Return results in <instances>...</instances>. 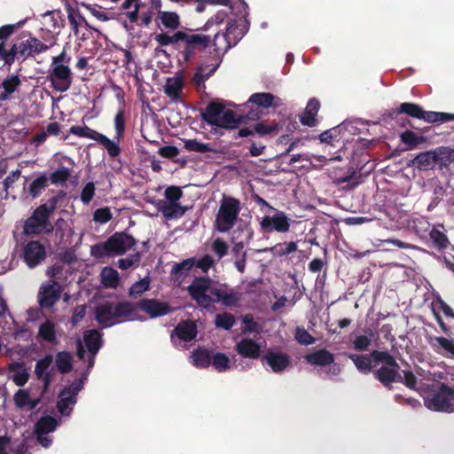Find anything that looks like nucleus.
Wrapping results in <instances>:
<instances>
[{"label": "nucleus", "mask_w": 454, "mask_h": 454, "mask_svg": "<svg viewBox=\"0 0 454 454\" xmlns=\"http://www.w3.org/2000/svg\"><path fill=\"white\" fill-rule=\"evenodd\" d=\"M219 37L220 34L216 33L211 40L209 35L194 34L192 29H188V31H176L172 35L167 33L157 34L155 41L162 47L173 44L178 51L179 60L182 59L183 62L189 63L198 53L204 51L211 42L215 50L218 51L217 41Z\"/></svg>", "instance_id": "f257e3e1"}, {"label": "nucleus", "mask_w": 454, "mask_h": 454, "mask_svg": "<svg viewBox=\"0 0 454 454\" xmlns=\"http://www.w3.org/2000/svg\"><path fill=\"white\" fill-rule=\"evenodd\" d=\"M67 193L60 190L46 203L38 206L25 221L24 233L27 235H41L52 232L54 227L50 221L51 215L57 208L59 200L64 199Z\"/></svg>", "instance_id": "f03ea898"}, {"label": "nucleus", "mask_w": 454, "mask_h": 454, "mask_svg": "<svg viewBox=\"0 0 454 454\" xmlns=\"http://www.w3.org/2000/svg\"><path fill=\"white\" fill-rule=\"evenodd\" d=\"M16 40L17 43H13L9 51L4 48V42H2V60L5 65L11 66L15 59L26 60L28 58H34L50 49L49 45L33 36L30 32H22Z\"/></svg>", "instance_id": "7ed1b4c3"}, {"label": "nucleus", "mask_w": 454, "mask_h": 454, "mask_svg": "<svg viewBox=\"0 0 454 454\" xmlns=\"http://www.w3.org/2000/svg\"><path fill=\"white\" fill-rule=\"evenodd\" d=\"M423 399L425 406L431 411L454 412V384H431L424 390Z\"/></svg>", "instance_id": "20e7f679"}, {"label": "nucleus", "mask_w": 454, "mask_h": 454, "mask_svg": "<svg viewBox=\"0 0 454 454\" xmlns=\"http://www.w3.org/2000/svg\"><path fill=\"white\" fill-rule=\"evenodd\" d=\"M372 356L377 367L373 371V378L388 390L393 389V383L401 380L400 365L396 359L387 351L374 349Z\"/></svg>", "instance_id": "39448f33"}, {"label": "nucleus", "mask_w": 454, "mask_h": 454, "mask_svg": "<svg viewBox=\"0 0 454 454\" xmlns=\"http://www.w3.org/2000/svg\"><path fill=\"white\" fill-rule=\"evenodd\" d=\"M127 317L135 318V305L130 301H106L95 308V320L104 327H111Z\"/></svg>", "instance_id": "423d86ee"}, {"label": "nucleus", "mask_w": 454, "mask_h": 454, "mask_svg": "<svg viewBox=\"0 0 454 454\" xmlns=\"http://www.w3.org/2000/svg\"><path fill=\"white\" fill-rule=\"evenodd\" d=\"M70 60L71 58L67 55L65 49L52 58L47 79L51 82V87L59 92L67 91L72 85L73 74L69 67Z\"/></svg>", "instance_id": "0eeeda50"}, {"label": "nucleus", "mask_w": 454, "mask_h": 454, "mask_svg": "<svg viewBox=\"0 0 454 454\" xmlns=\"http://www.w3.org/2000/svg\"><path fill=\"white\" fill-rule=\"evenodd\" d=\"M187 291L198 306L203 309H208L212 303L220 302L223 292L212 286V280L208 277L195 278Z\"/></svg>", "instance_id": "6e6552de"}, {"label": "nucleus", "mask_w": 454, "mask_h": 454, "mask_svg": "<svg viewBox=\"0 0 454 454\" xmlns=\"http://www.w3.org/2000/svg\"><path fill=\"white\" fill-rule=\"evenodd\" d=\"M240 210L239 200L223 195L215 215V229L222 233L230 231L236 224Z\"/></svg>", "instance_id": "1a4fd4ad"}, {"label": "nucleus", "mask_w": 454, "mask_h": 454, "mask_svg": "<svg viewBox=\"0 0 454 454\" xmlns=\"http://www.w3.org/2000/svg\"><path fill=\"white\" fill-rule=\"evenodd\" d=\"M83 388V380L79 379L71 385L65 387L59 393V399L57 403L58 411L64 416H68L76 403L77 395Z\"/></svg>", "instance_id": "9d476101"}, {"label": "nucleus", "mask_w": 454, "mask_h": 454, "mask_svg": "<svg viewBox=\"0 0 454 454\" xmlns=\"http://www.w3.org/2000/svg\"><path fill=\"white\" fill-rule=\"evenodd\" d=\"M452 151L446 147H440L437 150L427 151L419 153L412 160L411 165L419 169H428L438 161L450 160Z\"/></svg>", "instance_id": "9b49d317"}, {"label": "nucleus", "mask_w": 454, "mask_h": 454, "mask_svg": "<svg viewBox=\"0 0 454 454\" xmlns=\"http://www.w3.org/2000/svg\"><path fill=\"white\" fill-rule=\"evenodd\" d=\"M261 230L263 233L277 231L279 233L288 232L291 227V219L286 216L285 212L277 211L272 216L262 217L260 223Z\"/></svg>", "instance_id": "f8f14e48"}, {"label": "nucleus", "mask_w": 454, "mask_h": 454, "mask_svg": "<svg viewBox=\"0 0 454 454\" xmlns=\"http://www.w3.org/2000/svg\"><path fill=\"white\" fill-rule=\"evenodd\" d=\"M112 255H122L137 244V239L125 231L115 232L106 239Z\"/></svg>", "instance_id": "ddd939ff"}, {"label": "nucleus", "mask_w": 454, "mask_h": 454, "mask_svg": "<svg viewBox=\"0 0 454 454\" xmlns=\"http://www.w3.org/2000/svg\"><path fill=\"white\" fill-rule=\"evenodd\" d=\"M133 304L135 305V310L139 309L152 318L162 317L171 312V308L168 302L160 301L156 299H142Z\"/></svg>", "instance_id": "4468645a"}, {"label": "nucleus", "mask_w": 454, "mask_h": 454, "mask_svg": "<svg viewBox=\"0 0 454 454\" xmlns=\"http://www.w3.org/2000/svg\"><path fill=\"white\" fill-rule=\"evenodd\" d=\"M248 30V25L246 20H231L228 23L226 31L222 35L225 41V50L235 46L246 35Z\"/></svg>", "instance_id": "2eb2a0df"}, {"label": "nucleus", "mask_w": 454, "mask_h": 454, "mask_svg": "<svg viewBox=\"0 0 454 454\" xmlns=\"http://www.w3.org/2000/svg\"><path fill=\"white\" fill-rule=\"evenodd\" d=\"M46 257L45 247L39 241L27 242L23 248L24 262L29 268H35Z\"/></svg>", "instance_id": "dca6fc26"}, {"label": "nucleus", "mask_w": 454, "mask_h": 454, "mask_svg": "<svg viewBox=\"0 0 454 454\" xmlns=\"http://www.w3.org/2000/svg\"><path fill=\"white\" fill-rule=\"evenodd\" d=\"M62 292L61 286L57 281L43 284L38 293V301L42 308L52 307L59 299Z\"/></svg>", "instance_id": "f3484780"}, {"label": "nucleus", "mask_w": 454, "mask_h": 454, "mask_svg": "<svg viewBox=\"0 0 454 454\" xmlns=\"http://www.w3.org/2000/svg\"><path fill=\"white\" fill-rule=\"evenodd\" d=\"M259 118V114L254 111H251L247 115L240 114L236 116L232 110H223L217 121V124L215 126L223 129H235L239 124L244 123L247 120H256Z\"/></svg>", "instance_id": "a211bd4d"}, {"label": "nucleus", "mask_w": 454, "mask_h": 454, "mask_svg": "<svg viewBox=\"0 0 454 454\" xmlns=\"http://www.w3.org/2000/svg\"><path fill=\"white\" fill-rule=\"evenodd\" d=\"M262 361L266 363L275 373L282 372L291 364V359L287 354L271 349L267 350Z\"/></svg>", "instance_id": "6ab92c4d"}, {"label": "nucleus", "mask_w": 454, "mask_h": 454, "mask_svg": "<svg viewBox=\"0 0 454 454\" xmlns=\"http://www.w3.org/2000/svg\"><path fill=\"white\" fill-rule=\"evenodd\" d=\"M407 114L410 117L423 120L427 122L429 111H425L419 105L411 102L402 103L398 108L393 109L389 113L392 119L397 118L399 114Z\"/></svg>", "instance_id": "aec40b11"}, {"label": "nucleus", "mask_w": 454, "mask_h": 454, "mask_svg": "<svg viewBox=\"0 0 454 454\" xmlns=\"http://www.w3.org/2000/svg\"><path fill=\"white\" fill-rule=\"evenodd\" d=\"M235 350L243 358L252 360L261 357L262 348L258 342L250 338H243L235 345Z\"/></svg>", "instance_id": "412c9836"}, {"label": "nucleus", "mask_w": 454, "mask_h": 454, "mask_svg": "<svg viewBox=\"0 0 454 454\" xmlns=\"http://www.w3.org/2000/svg\"><path fill=\"white\" fill-rule=\"evenodd\" d=\"M279 124L273 122L268 124L264 121L257 122L253 127H245L239 129V137L254 136L257 133L260 137L276 134L279 130Z\"/></svg>", "instance_id": "4be33fe9"}, {"label": "nucleus", "mask_w": 454, "mask_h": 454, "mask_svg": "<svg viewBox=\"0 0 454 454\" xmlns=\"http://www.w3.org/2000/svg\"><path fill=\"white\" fill-rule=\"evenodd\" d=\"M348 357L362 374L373 373L374 369L377 367V364L374 363V359L372 356V352L369 355L348 354Z\"/></svg>", "instance_id": "5701e85b"}, {"label": "nucleus", "mask_w": 454, "mask_h": 454, "mask_svg": "<svg viewBox=\"0 0 454 454\" xmlns=\"http://www.w3.org/2000/svg\"><path fill=\"white\" fill-rule=\"evenodd\" d=\"M157 208L168 220L179 218L189 210L188 207L182 206L178 202L167 203L163 200L159 201Z\"/></svg>", "instance_id": "b1692460"}, {"label": "nucleus", "mask_w": 454, "mask_h": 454, "mask_svg": "<svg viewBox=\"0 0 454 454\" xmlns=\"http://www.w3.org/2000/svg\"><path fill=\"white\" fill-rule=\"evenodd\" d=\"M219 67V63L215 65L201 64L196 67L192 82L198 90L205 89V81L207 80Z\"/></svg>", "instance_id": "393cba45"}, {"label": "nucleus", "mask_w": 454, "mask_h": 454, "mask_svg": "<svg viewBox=\"0 0 454 454\" xmlns=\"http://www.w3.org/2000/svg\"><path fill=\"white\" fill-rule=\"evenodd\" d=\"M320 109V102L318 99L310 98L305 107L303 114L300 117L302 125L308 127H315L317 123L316 116Z\"/></svg>", "instance_id": "a878e982"}, {"label": "nucleus", "mask_w": 454, "mask_h": 454, "mask_svg": "<svg viewBox=\"0 0 454 454\" xmlns=\"http://www.w3.org/2000/svg\"><path fill=\"white\" fill-rule=\"evenodd\" d=\"M184 86V82L182 75L169 77L164 86V92L172 101L177 102L181 98Z\"/></svg>", "instance_id": "bb28decb"}, {"label": "nucleus", "mask_w": 454, "mask_h": 454, "mask_svg": "<svg viewBox=\"0 0 454 454\" xmlns=\"http://www.w3.org/2000/svg\"><path fill=\"white\" fill-rule=\"evenodd\" d=\"M308 364L317 366L330 365L334 363V356L326 348H321L305 356Z\"/></svg>", "instance_id": "cd10ccee"}, {"label": "nucleus", "mask_w": 454, "mask_h": 454, "mask_svg": "<svg viewBox=\"0 0 454 454\" xmlns=\"http://www.w3.org/2000/svg\"><path fill=\"white\" fill-rule=\"evenodd\" d=\"M103 334L97 329H91L84 332L83 340L88 351L95 356L103 345Z\"/></svg>", "instance_id": "c85d7f7f"}, {"label": "nucleus", "mask_w": 454, "mask_h": 454, "mask_svg": "<svg viewBox=\"0 0 454 454\" xmlns=\"http://www.w3.org/2000/svg\"><path fill=\"white\" fill-rule=\"evenodd\" d=\"M223 110L224 106L223 104L217 101H211L201 114L202 120L207 124L215 126L217 124V121Z\"/></svg>", "instance_id": "c756f323"}, {"label": "nucleus", "mask_w": 454, "mask_h": 454, "mask_svg": "<svg viewBox=\"0 0 454 454\" xmlns=\"http://www.w3.org/2000/svg\"><path fill=\"white\" fill-rule=\"evenodd\" d=\"M275 100L280 99L270 92H256L252 94L248 98V103L256 105L258 107L267 109L270 106H278Z\"/></svg>", "instance_id": "7c9ffc66"}, {"label": "nucleus", "mask_w": 454, "mask_h": 454, "mask_svg": "<svg viewBox=\"0 0 454 454\" xmlns=\"http://www.w3.org/2000/svg\"><path fill=\"white\" fill-rule=\"evenodd\" d=\"M176 336L184 341H191L197 335V325L192 321H184L175 328Z\"/></svg>", "instance_id": "2f4dec72"}, {"label": "nucleus", "mask_w": 454, "mask_h": 454, "mask_svg": "<svg viewBox=\"0 0 454 454\" xmlns=\"http://www.w3.org/2000/svg\"><path fill=\"white\" fill-rule=\"evenodd\" d=\"M211 352L205 348H198L192 352V364L198 368H207L211 364Z\"/></svg>", "instance_id": "473e14b6"}, {"label": "nucleus", "mask_w": 454, "mask_h": 454, "mask_svg": "<svg viewBox=\"0 0 454 454\" xmlns=\"http://www.w3.org/2000/svg\"><path fill=\"white\" fill-rule=\"evenodd\" d=\"M401 142L405 145L406 150L417 149L419 145L427 141V137L423 136H418L411 130H405L400 134Z\"/></svg>", "instance_id": "72a5a7b5"}, {"label": "nucleus", "mask_w": 454, "mask_h": 454, "mask_svg": "<svg viewBox=\"0 0 454 454\" xmlns=\"http://www.w3.org/2000/svg\"><path fill=\"white\" fill-rule=\"evenodd\" d=\"M158 19L167 29L176 30L181 26L180 17L174 12L159 11Z\"/></svg>", "instance_id": "f704fd0d"}, {"label": "nucleus", "mask_w": 454, "mask_h": 454, "mask_svg": "<svg viewBox=\"0 0 454 454\" xmlns=\"http://www.w3.org/2000/svg\"><path fill=\"white\" fill-rule=\"evenodd\" d=\"M21 81L18 74H12L2 81V101L10 98L16 90L20 86Z\"/></svg>", "instance_id": "c9c22d12"}, {"label": "nucleus", "mask_w": 454, "mask_h": 454, "mask_svg": "<svg viewBox=\"0 0 454 454\" xmlns=\"http://www.w3.org/2000/svg\"><path fill=\"white\" fill-rule=\"evenodd\" d=\"M56 366L62 374L70 372L73 369L72 356L67 351H60L56 355Z\"/></svg>", "instance_id": "e433bc0d"}, {"label": "nucleus", "mask_w": 454, "mask_h": 454, "mask_svg": "<svg viewBox=\"0 0 454 454\" xmlns=\"http://www.w3.org/2000/svg\"><path fill=\"white\" fill-rule=\"evenodd\" d=\"M48 186V177L43 174L37 176L28 186L27 192L32 198L39 197Z\"/></svg>", "instance_id": "4c0bfd02"}, {"label": "nucleus", "mask_w": 454, "mask_h": 454, "mask_svg": "<svg viewBox=\"0 0 454 454\" xmlns=\"http://www.w3.org/2000/svg\"><path fill=\"white\" fill-rule=\"evenodd\" d=\"M297 243L294 241L278 243L269 250L274 256H286L297 250Z\"/></svg>", "instance_id": "58836bf2"}, {"label": "nucleus", "mask_w": 454, "mask_h": 454, "mask_svg": "<svg viewBox=\"0 0 454 454\" xmlns=\"http://www.w3.org/2000/svg\"><path fill=\"white\" fill-rule=\"evenodd\" d=\"M57 426L58 421L55 418L51 416H44L42 417L35 424V432L41 434H49L51 432H53L56 429Z\"/></svg>", "instance_id": "ea45409f"}, {"label": "nucleus", "mask_w": 454, "mask_h": 454, "mask_svg": "<svg viewBox=\"0 0 454 454\" xmlns=\"http://www.w3.org/2000/svg\"><path fill=\"white\" fill-rule=\"evenodd\" d=\"M101 278L102 284L106 287L115 288L120 282V278L117 270L111 267H106L103 269L101 272Z\"/></svg>", "instance_id": "a19ab883"}, {"label": "nucleus", "mask_w": 454, "mask_h": 454, "mask_svg": "<svg viewBox=\"0 0 454 454\" xmlns=\"http://www.w3.org/2000/svg\"><path fill=\"white\" fill-rule=\"evenodd\" d=\"M241 299V293L234 289H231L228 293L223 290L220 301L225 307L235 308L239 306Z\"/></svg>", "instance_id": "79ce46f5"}, {"label": "nucleus", "mask_w": 454, "mask_h": 454, "mask_svg": "<svg viewBox=\"0 0 454 454\" xmlns=\"http://www.w3.org/2000/svg\"><path fill=\"white\" fill-rule=\"evenodd\" d=\"M98 137V138L97 142L98 144H100L101 145H103L106 149L108 154L111 157H113V158L117 157L121 153V148L119 146L118 139H117V142H114V141L111 140L110 138H108L104 134H100Z\"/></svg>", "instance_id": "37998d69"}, {"label": "nucleus", "mask_w": 454, "mask_h": 454, "mask_svg": "<svg viewBox=\"0 0 454 454\" xmlns=\"http://www.w3.org/2000/svg\"><path fill=\"white\" fill-rule=\"evenodd\" d=\"M235 324V317L228 312L219 313L215 316V325L217 328L230 330Z\"/></svg>", "instance_id": "c03bdc74"}, {"label": "nucleus", "mask_w": 454, "mask_h": 454, "mask_svg": "<svg viewBox=\"0 0 454 454\" xmlns=\"http://www.w3.org/2000/svg\"><path fill=\"white\" fill-rule=\"evenodd\" d=\"M211 364L216 371L220 372H226L231 368L229 357L224 353L221 352L212 356Z\"/></svg>", "instance_id": "a18cd8bd"}, {"label": "nucleus", "mask_w": 454, "mask_h": 454, "mask_svg": "<svg viewBox=\"0 0 454 454\" xmlns=\"http://www.w3.org/2000/svg\"><path fill=\"white\" fill-rule=\"evenodd\" d=\"M38 334L43 340L50 343H53L56 340L54 325L50 321H46L40 325Z\"/></svg>", "instance_id": "49530a36"}, {"label": "nucleus", "mask_w": 454, "mask_h": 454, "mask_svg": "<svg viewBox=\"0 0 454 454\" xmlns=\"http://www.w3.org/2000/svg\"><path fill=\"white\" fill-rule=\"evenodd\" d=\"M69 132L73 135H75L80 137H86L90 139H93L95 141L98 140V135L101 133L97 132L96 130L89 128L88 126H72L69 129Z\"/></svg>", "instance_id": "de8ad7c7"}, {"label": "nucleus", "mask_w": 454, "mask_h": 454, "mask_svg": "<svg viewBox=\"0 0 454 454\" xmlns=\"http://www.w3.org/2000/svg\"><path fill=\"white\" fill-rule=\"evenodd\" d=\"M150 288V278H144L139 281L134 283L129 291V295L132 298H137L142 295L145 292L148 291Z\"/></svg>", "instance_id": "09e8293b"}, {"label": "nucleus", "mask_w": 454, "mask_h": 454, "mask_svg": "<svg viewBox=\"0 0 454 454\" xmlns=\"http://www.w3.org/2000/svg\"><path fill=\"white\" fill-rule=\"evenodd\" d=\"M70 176V170L67 168L63 167L53 171L50 175L48 181L50 180L53 184H64L69 179Z\"/></svg>", "instance_id": "8fccbe9b"}, {"label": "nucleus", "mask_w": 454, "mask_h": 454, "mask_svg": "<svg viewBox=\"0 0 454 454\" xmlns=\"http://www.w3.org/2000/svg\"><path fill=\"white\" fill-rule=\"evenodd\" d=\"M15 367H21V370L17 371L12 374V380L17 386L22 387L27 382L29 379V374L27 372V369L24 368L21 364H12L11 366V370L13 371Z\"/></svg>", "instance_id": "3c124183"}, {"label": "nucleus", "mask_w": 454, "mask_h": 454, "mask_svg": "<svg viewBox=\"0 0 454 454\" xmlns=\"http://www.w3.org/2000/svg\"><path fill=\"white\" fill-rule=\"evenodd\" d=\"M184 148L190 152L208 153L212 152L210 144L202 143L196 139H188L184 141Z\"/></svg>", "instance_id": "603ef678"}, {"label": "nucleus", "mask_w": 454, "mask_h": 454, "mask_svg": "<svg viewBox=\"0 0 454 454\" xmlns=\"http://www.w3.org/2000/svg\"><path fill=\"white\" fill-rule=\"evenodd\" d=\"M195 265V259L189 258L182 261L179 263H176L173 266L172 273L176 276L182 277L183 275H186Z\"/></svg>", "instance_id": "864d4df0"}, {"label": "nucleus", "mask_w": 454, "mask_h": 454, "mask_svg": "<svg viewBox=\"0 0 454 454\" xmlns=\"http://www.w3.org/2000/svg\"><path fill=\"white\" fill-rule=\"evenodd\" d=\"M429 236L435 247L438 249L447 248L449 245V239L443 232L440 231L439 230L433 229L430 231Z\"/></svg>", "instance_id": "5fc2aeb1"}, {"label": "nucleus", "mask_w": 454, "mask_h": 454, "mask_svg": "<svg viewBox=\"0 0 454 454\" xmlns=\"http://www.w3.org/2000/svg\"><path fill=\"white\" fill-rule=\"evenodd\" d=\"M242 323L245 325L243 333H260L262 332V325L254 320L251 314L245 315L242 317Z\"/></svg>", "instance_id": "6e6d98bb"}, {"label": "nucleus", "mask_w": 454, "mask_h": 454, "mask_svg": "<svg viewBox=\"0 0 454 454\" xmlns=\"http://www.w3.org/2000/svg\"><path fill=\"white\" fill-rule=\"evenodd\" d=\"M52 356L51 355L45 356L43 358L38 360L35 364V373L37 379H41L43 375L51 373L47 372L52 363Z\"/></svg>", "instance_id": "4d7b16f0"}, {"label": "nucleus", "mask_w": 454, "mask_h": 454, "mask_svg": "<svg viewBox=\"0 0 454 454\" xmlns=\"http://www.w3.org/2000/svg\"><path fill=\"white\" fill-rule=\"evenodd\" d=\"M295 340L298 343L305 346L311 345L315 342V338L304 328L298 326L294 334Z\"/></svg>", "instance_id": "13d9d810"}, {"label": "nucleus", "mask_w": 454, "mask_h": 454, "mask_svg": "<svg viewBox=\"0 0 454 454\" xmlns=\"http://www.w3.org/2000/svg\"><path fill=\"white\" fill-rule=\"evenodd\" d=\"M27 22V19L21 20L14 24H8L2 26V42L4 43L5 41L12 35L15 32H17L20 28H21L25 23Z\"/></svg>", "instance_id": "bf43d9fd"}, {"label": "nucleus", "mask_w": 454, "mask_h": 454, "mask_svg": "<svg viewBox=\"0 0 454 454\" xmlns=\"http://www.w3.org/2000/svg\"><path fill=\"white\" fill-rule=\"evenodd\" d=\"M428 123H435V122H448L454 121V114L448 113H441V112H432L429 111V114L427 115Z\"/></svg>", "instance_id": "052dcab7"}, {"label": "nucleus", "mask_w": 454, "mask_h": 454, "mask_svg": "<svg viewBox=\"0 0 454 454\" xmlns=\"http://www.w3.org/2000/svg\"><path fill=\"white\" fill-rule=\"evenodd\" d=\"M450 357L454 358V340L445 337H434L433 339Z\"/></svg>", "instance_id": "680f3d73"}, {"label": "nucleus", "mask_w": 454, "mask_h": 454, "mask_svg": "<svg viewBox=\"0 0 454 454\" xmlns=\"http://www.w3.org/2000/svg\"><path fill=\"white\" fill-rule=\"evenodd\" d=\"M112 217L111 210L107 207L98 208L93 213V220L99 223H106L109 222Z\"/></svg>", "instance_id": "e2e57ef3"}, {"label": "nucleus", "mask_w": 454, "mask_h": 454, "mask_svg": "<svg viewBox=\"0 0 454 454\" xmlns=\"http://www.w3.org/2000/svg\"><path fill=\"white\" fill-rule=\"evenodd\" d=\"M403 373L401 380L397 382L404 384L410 389H416L418 379L415 374L411 370H404Z\"/></svg>", "instance_id": "0e129e2a"}, {"label": "nucleus", "mask_w": 454, "mask_h": 454, "mask_svg": "<svg viewBox=\"0 0 454 454\" xmlns=\"http://www.w3.org/2000/svg\"><path fill=\"white\" fill-rule=\"evenodd\" d=\"M91 255L96 258L111 256V251L108 247L106 240L104 243H98L91 247Z\"/></svg>", "instance_id": "69168bd1"}, {"label": "nucleus", "mask_w": 454, "mask_h": 454, "mask_svg": "<svg viewBox=\"0 0 454 454\" xmlns=\"http://www.w3.org/2000/svg\"><path fill=\"white\" fill-rule=\"evenodd\" d=\"M441 310L446 317L454 318V311L440 296L433 301V309Z\"/></svg>", "instance_id": "338daca9"}, {"label": "nucleus", "mask_w": 454, "mask_h": 454, "mask_svg": "<svg viewBox=\"0 0 454 454\" xmlns=\"http://www.w3.org/2000/svg\"><path fill=\"white\" fill-rule=\"evenodd\" d=\"M96 188L93 182H89L85 184L81 192V200L83 204H89L92 200Z\"/></svg>", "instance_id": "774afa93"}]
</instances>
